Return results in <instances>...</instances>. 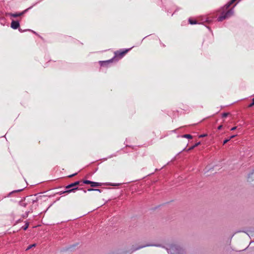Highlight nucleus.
Instances as JSON below:
<instances>
[{
  "instance_id": "f257e3e1",
  "label": "nucleus",
  "mask_w": 254,
  "mask_h": 254,
  "mask_svg": "<svg viewBox=\"0 0 254 254\" xmlns=\"http://www.w3.org/2000/svg\"><path fill=\"white\" fill-rule=\"evenodd\" d=\"M79 183H80L79 181H77V182H74L73 183H71V184L67 185L65 187V188L66 189H69L70 188H72V189L66 190L65 191H64V193H70L71 192L74 191V190H77L78 188H75V187H76L77 185H78L79 184Z\"/></svg>"
},
{
  "instance_id": "f03ea898",
  "label": "nucleus",
  "mask_w": 254,
  "mask_h": 254,
  "mask_svg": "<svg viewBox=\"0 0 254 254\" xmlns=\"http://www.w3.org/2000/svg\"><path fill=\"white\" fill-rule=\"evenodd\" d=\"M129 49L125 50L122 52H117L115 53V55L117 57H119L120 58H122L129 50Z\"/></svg>"
},
{
  "instance_id": "7ed1b4c3",
  "label": "nucleus",
  "mask_w": 254,
  "mask_h": 254,
  "mask_svg": "<svg viewBox=\"0 0 254 254\" xmlns=\"http://www.w3.org/2000/svg\"><path fill=\"white\" fill-rule=\"evenodd\" d=\"M19 26V23L17 21H12L11 23V27L14 29H16Z\"/></svg>"
},
{
  "instance_id": "20e7f679",
  "label": "nucleus",
  "mask_w": 254,
  "mask_h": 254,
  "mask_svg": "<svg viewBox=\"0 0 254 254\" xmlns=\"http://www.w3.org/2000/svg\"><path fill=\"white\" fill-rule=\"evenodd\" d=\"M254 181L253 172L250 173L248 176L247 181L250 183L253 182Z\"/></svg>"
},
{
  "instance_id": "39448f33",
  "label": "nucleus",
  "mask_w": 254,
  "mask_h": 254,
  "mask_svg": "<svg viewBox=\"0 0 254 254\" xmlns=\"http://www.w3.org/2000/svg\"><path fill=\"white\" fill-rule=\"evenodd\" d=\"M101 186V183L92 182L91 186L92 187H97Z\"/></svg>"
},
{
  "instance_id": "423d86ee",
  "label": "nucleus",
  "mask_w": 254,
  "mask_h": 254,
  "mask_svg": "<svg viewBox=\"0 0 254 254\" xmlns=\"http://www.w3.org/2000/svg\"><path fill=\"white\" fill-rule=\"evenodd\" d=\"M200 144V142H198L197 143H196V144H195L193 146H191V147H190L189 149V150H192L193 149L194 147L197 146L198 145H199V144Z\"/></svg>"
},
{
  "instance_id": "0eeeda50",
  "label": "nucleus",
  "mask_w": 254,
  "mask_h": 254,
  "mask_svg": "<svg viewBox=\"0 0 254 254\" xmlns=\"http://www.w3.org/2000/svg\"><path fill=\"white\" fill-rule=\"evenodd\" d=\"M183 137H185V138H189V139H191L192 138V136L190 134H184V135H183Z\"/></svg>"
},
{
  "instance_id": "6e6552de",
  "label": "nucleus",
  "mask_w": 254,
  "mask_h": 254,
  "mask_svg": "<svg viewBox=\"0 0 254 254\" xmlns=\"http://www.w3.org/2000/svg\"><path fill=\"white\" fill-rule=\"evenodd\" d=\"M92 181L89 180L83 181V183L85 184H90L91 185Z\"/></svg>"
},
{
  "instance_id": "1a4fd4ad",
  "label": "nucleus",
  "mask_w": 254,
  "mask_h": 254,
  "mask_svg": "<svg viewBox=\"0 0 254 254\" xmlns=\"http://www.w3.org/2000/svg\"><path fill=\"white\" fill-rule=\"evenodd\" d=\"M113 60H109L107 61H104V62H101V65H103V64L107 63H110Z\"/></svg>"
},
{
  "instance_id": "9d476101",
  "label": "nucleus",
  "mask_w": 254,
  "mask_h": 254,
  "mask_svg": "<svg viewBox=\"0 0 254 254\" xmlns=\"http://www.w3.org/2000/svg\"><path fill=\"white\" fill-rule=\"evenodd\" d=\"M88 190V191L95 190V191H99V192H101V190H99V189H88V190Z\"/></svg>"
},
{
  "instance_id": "9b49d317",
  "label": "nucleus",
  "mask_w": 254,
  "mask_h": 254,
  "mask_svg": "<svg viewBox=\"0 0 254 254\" xmlns=\"http://www.w3.org/2000/svg\"><path fill=\"white\" fill-rule=\"evenodd\" d=\"M189 22L191 24H194L196 23V21H193V20H192L191 19H189Z\"/></svg>"
},
{
  "instance_id": "f8f14e48",
  "label": "nucleus",
  "mask_w": 254,
  "mask_h": 254,
  "mask_svg": "<svg viewBox=\"0 0 254 254\" xmlns=\"http://www.w3.org/2000/svg\"><path fill=\"white\" fill-rule=\"evenodd\" d=\"M21 15V13L19 14H11V15L13 17H16Z\"/></svg>"
},
{
  "instance_id": "ddd939ff",
  "label": "nucleus",
  "mask_w": 254,
  "mask_h": 254,
  "mask_svg": "<svg viewBox=\"0 0 254 254\" xmlns=\"http://www.w3.org/2000/svg\"><path fill=\"white\" fill-rule=\"evenodd\" d=\"M28 225H28V223H26L24 226H23V227H22V229H23L24 230H26L28 228Z\"/></svg>"
},
{
  "instance_id": "4468645a",
  "label": "nucleus",
  "mask_w": 254,
  "mask_h": 254,
  "mask_svg": "<svg viewBox=\"0 0 254 254\" xmlns=\"http://www.w3.org/2000/svg\"><path fill=\"white\" fill-rule=\"evenodd\" d=\"M35 245H36L35 244H33V245L29 246L27 248L26 250H28L30 249L32 247H35Z\"/></svg>"
},
{
  "instance_id": "2eb2a0df",
  "label": "nucleus",
  "mask_w": 254,
  "mask_h": 254,
  "mask_svg": "<svg viewBox=\"0 0 254 254\" xmlns=\"http://www.w3.org/2000/svg\"><path fill=\"white\" fill-rule=\"evenodd\" d=\"M254 105V98L252 99V103L250 104L249 106V107H251Z\"/></svg>"
},
{
  "instance_id": "dca6fc26",
  "label": "nucleus",
  "mask_w": 254,
  "mask_h": 254,
  "mask_svg": "<svg viewBox=\"0 0 254 254\" xmlns=\"http://www.w3.org/2000/svg\"><path fill=\"white\" fill-rule=\"evenodd\" d=\"M228 114H228V113H223V114H222V117H223V118H225V117H227V116L228 115Z\"/></svg>"
},
{
  "instance_id": "f3484780",
  "label": "nucleus",
  "mask_w": 254,
  "mask_h": 254,
  "mask_svg": "<svg viewBox=\"0 0 254 254\" xmlns=\"http://www.w3.org/2000/svg\"><path fill=\"white\" fill-rule=\"evenodd\" d=\"M230 140L229 138H227V139H226L225 140H224V142H223V144H226V143H227Z\"/></svg>"
},
{
  "instance_id": "a211bd4d",
  "label": "nucleus",
  "mask_w": 254,
  "mask_h": 254,
  "mask_svg": "<svg viewBox=\"0 0 254 254\" xmlns=\"http://www.w3.org/2000/svg\"><path fill=\"white\" fill-rule=\"evenodd\" d=\"M207 136V134H201L199 136V137H205V136Z\"/></svg>"
},
{
  "instance_id": "6ab92c4d",
  "label": "nucleus",
  "mask_w": 254,
  "mask_h": 254,
  "mask_svg": "<svg viewBox=\"0 0 254 254\" xmlns=\"http://www.w3.org/2000/svg\"><path fill=\"white\" fill-rule=\"evenodd\" d=\"M236 136V135H232L229 138L230 139H231L232 138H233L234 137H235Z\"/></svg>"
},
{
  "instance_id": "aec40b11",
  "label": "nucleus",
  "mask_w": 254,
  "mask_h": 254,
  "mask_svg": "<svg viewBox=\"0 0 254 254\" xmlns=\"http://www.w3.org/2000/svg\"><path fill=\"white\" fill-rule=\"evenodd\" d=\"M236 128H237V127H232V128L231 129V130H235V129H236Z\"/></svg>"
},
{
  "instance_id": "412c9836",
  "label": "nucleus",
  "mask_w": 254,
  "mask_h": 254,
  "mask_svg": "<svg viewBox=\"0 0 254 254\" xmlns=\"http://www.w3.org/2000/svg\"><path fill=\"white\" fill-rule=\"evenodd\" d=\"M76 174L75 173V174H74L71 175L69 176V177H70H70H72L74 176V175H75Z\"/></svg>"
},
{
  "instance_id": "4be33fe9",
  "label": "nucleus",
  "mask_w": 254,
  "mask_h": 254,
  "mask_svg": "<svg viewBox=\"0 0 254 254\" xmlns=\"http://www.w3.org/2000/svg\"><path fill=\"white\" fill-rule=\"evenodd\" d=\"M222 127V126H220L218 127V129H221Z\"/></svg>"
}]
</instances>
